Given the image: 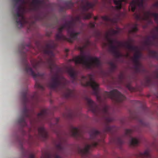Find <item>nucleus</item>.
<instances>
[{"instance_id":"39","label":"nucleus","mask_w":158,"mask_h":158,"mask_svg":"<svg viewBox=\"0 0 158 158\" xmlns=\"http://www.w3.org/2000/svg\"><path fill=\"white\" fill-rule=\"evenodd\" d=\"M106 120L105 121L107 123H109L111 121H112V120L113 119H105Z\"/></svg>"},{"instance_id":"21","label":"nucleus","mask_w":158,"mask_h":158,"mask_svg":"<svg viewBox=\"0 0 158 158\" xmlns=\"http://www.w3.org/2000/svg\"><path fill=\"white\" fill-rule=\"evenodd\" d=\"M101 112L104 117V118H110L109 111V107L108 106L104 105L101 110Z\"/></svg>"},{"instance_id":"31","label":"nucleus","mask_w":158,"mask_h":158,"mask_svg":"<svg viewBox=\"0 0 158 158\" xmlns=\"http://www.w3.org/2000/svg\"><path fill=\"white\" fill-rule=\"evenodd\" d=\"M116 142L118 145H121L124 143V141L122 137H118L116 139Z\"/></svg>"},{"instance_id":"7","label":"nucleus","mask_w":158,"mask_h":158,"mask_svg":"<svg viewBox=\"0 0 158 158\" xmlns=\"http://www.w3.org/2000/svg\"><path fill=\"white\" fill-rule=\"evenodd\" d=\"M90 139L93 140L92 143L89 144H86L83 149L79 148L77 151L82 157H86L89 153L90 150L92 148L96 147L99 144V140L97 139L98 136H101V133L95 128L92 129L89 132Z\"/></svg>"},{"instance_id":"12","label":"nucleus","mask_w":158,"mask_h":158,"mask_svg":"<svg viewBox=\"0 0 158 158\" xmlns=\"http://www.w3.org/2000/svg\"><path fill=\"white\" fill-rule=\"evenodd\" d=\"M85 100L89 110L94 114L98 113L100 110L99 106L89 97L86 96L85 97Z\"/></svg>"},{"instance_id":"38","label":"nucleus","mask_w":158,"mask_h":158,"mask_svg":"<svg viewBox=\"0 0 158 158\" xmlns=\"http://www.w3.org/2000/svg\"><path fill=\"white\" fill-rule=\"evenodd\" d=\"M29 158H35L34 155L32 153L30 154L29 156Z\"/></svg>"},{"instance_id":"28","label":"nucleus","mask_w":158,"mask_h":158,"mask_svg":"<svg viewBox=\"0 0 158 158\" xmlns=\"http://www.w3.org/2000/svg\"><path fill=\"white\" fill-rule=\"evenodd\" d=\"M110 66V71L111 73H113L115 71L116 68V65L113 62H110L109 63Z\"/></svg>"},{"instance_id":"8","label":"nucleus","mask_w":158,"mask_h":158,"mask_svg":"<svg viewBox=\"0 0 158 158\" xmlns=\"http://www.w3.org/2000/svg\"><path fill=\"white\" fill-rule=\"evenodd\" d=\"M32 46L31 44H29L27 45H25L24 44H21L19 46V49L21 50L20 52L23 58V64L25 71L28 74L32 76L35 79L38 77H41L43 79L44 74V73H40L39 72L35 73L34 71L32 68L30 67L29 64L28 63L27 60V53L24 52L26 48H28L31 47Z\"/></svg>"},{"instance_id":"3","label":"nucleus","mask_w":158,"mask_h":158,"mask_svg":"<svg viewBox=\"0 0 158 158\" xmlns=\"http://www.w3.org/2000/svg\"><path fill=\"white\" fill-rule=\"evenodd\" d=\"M57 46V44L55 43L54 41L50 40L45 42L44 45L43 47L44 53L49 56L46 62L48 67L50 69L51 73H53L54 71H56L57 72L51 77V81L47 83L48 87L54 89L59 87L64 88L66 87L65 82L62 81L58 74L60 68L54 62L53 51ZM64 80V81H66L65 79Z\"/></svg>"},{"instance_id":"44","label":"nucleus","mask_w":158,"mask_h":158,"mask_svg":"<svg viewBox=\"0 0 158 158\" xmlns=\"http://www.w3.org/2000/svg\"><path fill=\"white\" fill-rule=\"evenodd\" d=\"M59 119H57V121H58V120H59Z\"/></svg>"},{"instance_id":"27","label":"nucleus","mask_w":158,"mask_h":158,"mask_svg":"<svg viewBox=\"0 0 158 158\" xmlns=\"http://www.w3.org/2000/svg\"><path fill=\"white\" fill-rule=\"evenodd\" d=\"M137 27L138 25L137 24H134L131 29L129 31V34H132L136 32L138 30Z\"/></svg>"},{"instance_id":"4","label":"nucleus","mask_w":158,"mask_h":158,"mask_svg":"<svg viewBox=\"0 0 158 158\" xmlns=\"http://www.w3.org/2000/svg\"><path fill=\"white\" fill-rule=\"evenodd\" d=\"M85 80L86 82L85 85L90 86L93 89V94L95 95L97 99L99 102H102L107 98H110L116 103L121 102L126 99L125 97L117 89H114L109 92H105L101 94L99 89V85L94 80L93 76L89 74L87 76H83L81 77V82Z\"/></svg>"},{"instance_id":"1","label":"nucleus","mask_w":158,"mask_h":158,"mask_svg":"<svg viewBox=\"0 0 158 158\" xmlns=\"http://www.w3.org/2000/svg\"><path fill=\"white\" fill-rule=\"evenodd\" d=\"M97 3V0H94L93 2H89V0H81L80 15L77 16L74 19L65 22L58 28V32L56 35V40L67 41L72 43L74 40H77L81 32H74L76 23H80L82 19H90L92 17L91 14L87 12L90 9L93 8Z\"/></svg>"},{"instance_id":"45","label":"nucleus","mask_w":158,"mask_h":158,"mask_svg":"<svg viewBox=\"0 0 158 158\" xmlns=\"http://www.w3.org/2000/svg\"><path fill=\"white\" fill-rule=\"evenodd\" d=\"M147 96H148V95H147Z\"/></svg>"},{"instance_id":"36","label":"nucleus","mask_w":158,"mask_h":158,"mask_svg":"<svg viewBox=\"0 0 158 158\" xmlns=\"http://www.w3.org/2000/svg\"><path fill=\"white\" fill-rule=\"evenodd\" d=\"M37 94L36 93H35V94L31 97V100H33L35 99H37Z\"/></svg>"},{"instance_id":"29","label":"nucleus","mask_w":158,"mask_h":158,"mask_svg":"<svg viewBox=\"0 0 158 158\" xmlns=\"http://www.w3.org/2000/svg\"><path fill=\"white\" fill-rule=\"evenodd\" d=\"M148 156V151H146L143 153L139 152L138 157L142 158H145Z\"/></svg>"},{"instance_id":"19","label":"nucleus","mask_w":158,"mask_h":158,"mask_svg":"<svg viewBox=\"0 0 158 158\" xmlns=\"http://www.w3.org/2000/svg\"><path fill=\"white\" fill-rule=\"evenodd\" d=\"M74 3L71 1H67L64 2V5L60 7V10L63 12L66 9H71L73 7Z\"/></svg>"},{"instance_id":"11","label":"nucleus","mask_w":158,"mask_h":158,"mask_svg":"<svg viewBox=\"0 0 158 158\" xmlns=\"http://www.w3.org/2000/svg\"><path fill=\"white\" fill-rule=\"evenodd\" d=\"M56 151L52 153L46 152L44 155V158H61L59 154H64L66 150V147L64 143L61 141L56 145Z\"/></svg>"},{"instance_id":"37","label":"nucleus","mask_w":158,"mask_h":158,"mask_svg":"<svg viewBox=\"0 0 158 158\" xmlns=\"http://www.w3.org/2000/svg\"><path fill=\"white\" fill-rule=\"evenodd\" d=\"M89 26L91 28H94L95 26V23L90 22L89 24Z\"/></svg>"},{"instance_id":"40","label":"nucleus","mask_w":158,"mask_h":158,"mask_svg":"<svg viewBox=\"0 0 158 158\" xmlns=\"http://www.w3.org/2000/svg\"><path fill=\"white\" fill-rule=\"evenodd\" d=\"M65 51L66 52H68L69 51V50L68 49H66L65 50Z\"/></svg>"},{"instance_id":"20","label":"nucleus","mask_w":158,"mask_h":158,"mask_svg":"<svg viewBox=\"0 0 158 158\" xmlns=\"http://www.w3.org/2000/svg\"><path fill=\"white\" fill-rule=\"evenodd\" d=\"M136 19L139 21L143 20L147 21L148 20V11L143 12V15L141 16L140 14H135Z\"/></svg>"},{"instance_id":"24","label":"nucleus","mask_w":158,"mask_h":158,"mask_svg":"<svg viewBox=\"0 0 158 158\" xmlns=\"http://www.w3.org/2000/svg\"><path fill=\"white\" fill-rule=\"evenodd\" d=\"M67 116L69 118H72L77 117V114L75 110L69 109L67 111Z\"/></svg>"},{"instance_id":"18","label":"nucleus","mask_w":158,"mask_h":158,"mask_svg":"<svg viewBox=\"0 0 158 158\" xmlns=\"http://www.w3.org/2000/svg\"><path fill=\"white\" fill-rule=\"evenodd\" d=\"M64 95L66 98H74L76 96V94L74 90L69 89L68 88H66Z\"/></svg>"},{"instance_id":"42","label":"nucleus","mask_w":158,"mask_h":158,"mask_svg":"<svg viewBox=\"0 0 158 158\" xmlns=\"http://www.w3.org/2000/svg\"><path fill=\"white\" fill-rule=\"evenodd\" d=\"M148 43V40H147L146 41V43L147 44Z\"/></svg>"},{"instance_id":"16","label":"nucleus","mask_w":158,"mask_h":158,"mask_svg":"<svg viewBox=\"0 0 158 158\" xmlns=\"http://www.w3.org/2000/svg\"><path fill=\"white\" fill-rule=\"evenodd\" d=\"M38 132L40 137L42 140L45 141L47 139L48 133L44 127H40L38 128Z\"/></svg>"},{"instance_id":"9","label":"nucleus","mask_w":158,"mask_h":158,"mask_svg":"<svg viewBox=\"0 0 158 158\" xmlns=\"http://www.w3.org/2000/svg\"><path fill=\"white\" fill-rule=\"evenodd\" d=\"M15 3L14 4L13 8L15 9L16 13H13L14 19L16 21V26L18 28L22 27L23 26L28 23V21L24 16L23 12H21L22 7L18 5L19 0H14Z\"/></svg>"},{"instance_id":"23","label":"nucleus","mask_w":158,"mask_h":158,"mask_svg":"<svg viewBox=\"0 0 158 158\" xmlns=\"http://www.w3.org/2000/svg\"><path fill=\"white\" fill-rule=\"evenodd\" d=\"M127 0H113L114 4L116 5L115 8L117 10H120L122 8V2H127Z\"/></svg>"},{"instance_id":"5","label":"nucleus","mask_w":158,"mask_h":158,"mask_svg":"<svg viewBox=\"0 0 158 158\" xmlns=\"http://www.w3.org/2000/svg\"><path fill=\"white\" fill-rule=\"evenodd\" d=\"M86 47V44L79 47L81 55L73 58V60L76 64H82L87 69H93L95 68H98L99 69L101 73H104L105 72L101 68V62L98 58L96 57H92L90 55L86 56L84 54Z\"/></svg>"},{"instance_id":"41","label":"nucleus","mask_w":158,"mask_h":158,"mask_svg":"<svg viewBox=\"0 0 158 158\" xmlns=\"http://www.w3.org/2000/svg\"><path fill=\"white\" fill-rule=\"evenodd\" d=\"M98 19V18L97 17H94V19L95 20H96L97 19Z\"/></svg>"},{"instance_id":"17","label":"nucleus","mask_w":158,"mask_h":158,"mask_svg":"<svg viewBox=\"0 0 158 158\" xmlns=\"http://www.w3.org/2000/svg\"><path fill=\"white\" fill-rule=\"evenodd\" d=\"M67 72L72 79V82L74 83L77 80V71L75 70L72 67L68 68L67 69Z\"/></svg>"},{"instance_id":"15","label":"nucleus","mask_w":158,"mask_h":158,"mask_svg":"<svg viewBox=\"0 0 158 158\" xmlns=\"http://www.w3.org/2000/svg\"><path fill=\"white\" fill-rule=\"evenodd\" d=\"M70 131L72 135L76 138L82 137V131L76 127L71 126L70 127Z\"/></svg>"},{"instance_id":"13","label":"nucleus","mask_w":158,"mask_h":158,"mask_svg":"<svg viewBox=\"0 0 158 158\" xmlns=\"http://www.w3.org/2000/svg\"><path fill=\"white\" fill-rule=\"evenodd\" d=\"M133 130L131 129H126L125 131V136L129 137L130 138V144L131 146H134L138 145L139 141L138 139L135 138H133L131 134L133 132Z\"/></svg>"},{"instance_id":"2","label":"nucleus","mask_w":158,"mask_h":158,"mask_svg":"<svg viewBox=\"0 0 158 158\" xmlns=\"http://www.w3.org/2000/svg\"><path fill=\"white\" fill-rule=\"evenodd\" d=\"M119 32L118 30H111L110 32L106 33L105 35V38L109 44V51L112 52L117 58L123 56V55L118 50V47L114 45V43L118 44L119 46L124 47L130 50L135 51L132 60L134 64V68L135 72L136 73H140L144 72L145 69L143 66L139 61L142 56V53L138 50L137 46L131 44V43L133 42V40L130 39L129 42L122 43L110 38V36L118 34Z\"/></svg>"},{"instance_id":"22","label":"nucleus","mask_w":158,"mask_h":158,"mask_svg":"<svg viewBox=\"0 0 158 158\" xmlns=\"http://www.w3.org/2000/svg\"><path fill=\"white\" fill-rule=\"evenodd\" d=\"M102 18L106 21L109 22L113 23H116L118 21V19L116 17L111 18L108 16H104L102 17Z\"/></svg>"},{"instance_id":"10","label":"nucleus","mask_w":158,"mask_h":158,"mask_svg":"<svg viewBox=\"0 0 158 158\" xmlns=\"http://www.w3.org/2000/svg\"><path fill=\"white\" fill-rule=\"evenodd\" d=\"M27 91L26 90L22 93V100L23 106V108L21 111V117L20 118H24L26 117H30L34 113L33 110H30L27 107V105L29 101V99L27 97Z\"/></svg>"},{"instance_id":"26","label":"nucleus","mask_w":158,"mask_h":158,"mask_svg":"<svg viewBox=\"0 0 158 158\" xmlns=\"http://www.w3.org/2000/svg\"><path fill=\"white\" fill-rule=\"evenodd\" d=\"M114 127L110 126L108 123L106 124L104 129V134L106 132L112 133L113 131Z\"/></svg>"},{"instance_id":"33","label":"nucleus","mask_w":158,"mask_h":158,"mask_svg":"<svg viewBox=\"0 0 158 158\" xmlns=\"http://www.w3.org/2000/svg\"><path fill=\"white\" fill-rule=\"evenodd\" d=\"M19 123L20 125L22 127H25L27 126V123L25 121V119H19Z\"/></svg>"},{"instance_id":"35","label":"nucleus","mask_w":158,"mask_h":158,"mask_svg":"<svg viewBox=\"0 0 158 158\" xmlns=\"http://www.w3.org/2000/svg\"><path fill=\"white\" fill-rule=\"evenodd\" d=\"M31 64L32 65L34 69H36L39 65V63L38 62H35V63L34 64H33L32 63H31Z\"/></svg>"},{"instance_id":"34","label":"nucleus","mask_w":158,"mask_h":158,"mask_svg":"<svg viewBox=\"0 0 158 158\" xmlns=\"http://www.w3.org/2000/svg\"><path fill=\"white\" fill-rule=\"evenodd\" d=\"M126 87L131 92H133L135 90V88L132 87L130 83H129L126 85Z\"/></svg>"},{"instance_id":"32","label":"nucleus","mask_w":158,"mask_h":158,"mask_svg":"<svg viewBox=\"0 0 158 158\" xmlns=\"http://www.w3.org/2000/svg\"><path fill=\"white\" fill-rule=\"evenodd\" d=\"M118 78L119 83H123L124 78V74L122 73H120L118 76Z\"/></svg>"},{"instance_id":"14","label":"nucleus","mask_w":158,"mask_h":158,"mask_svg":"<svg viewBox=\"0 0 158 158\" xmlns=\"http://www.w3.org/2000/svg\"><path fill=\"white\" fill-rule=\"evenodd\" d=\"M144 0H132L130 3L131 11L134 12L137 6L140 8L144 9L143 2Z\"/></svg>"},{"instance_id":"6","label":"nucleus","mask_w":158,"mask_h":158,"mask_svg":"<svg viewBox=\"0 0 158 158\" xmlns=\"http://www.w3.org/2000/svg\"><path fill=\"white\" fill-rule=\"evenodd\" d=\"M32 3L34 5L32 10L37 12L34 16L35 21L40 22L47 27L55 28L58 24L57 20L53 23L48 24V18L47 15L44 12L38 11L40 6L44 3V1L42 0H33Z\"/></svg>"},{"instance_id":"43","label":"nucleus","mask_w":158,"mask_h":158,"mask_svg":"<svg viewBox=\"0 0 158 158\" xmlns=\"http://www.w3.org/2000/svg\"><path fill=\"white\" fill-rule=\"evenodd\" d=\"M148 156H149V158H150V155H149V154Z\"/></svg>"},{"instance_id":"25","label":"nucleus","mask_w":158,"mask_h":158,"mask_svg":"<svg viewBox=\"0 0 158 158\" xmlns=\"http://www.w3.org/2000/svg\"><path fill=\"white\" fill-rule=\"evenodd\" d=\"M49 110L47 109H44L42 110L40 113L37 114L38 117H44L48 115Z\"/></svg>"},{"instance_id":"30","label":"nucleus","mask_w":158,"mask_h":158,"mask_svg":"<svg viewBox=\"0 0 158 158\" xmlns=\"http://www.w3.org/2000/svg\"><path fill=\"white\" fill-rule=\"evenodd\" d=\"M35 86L37 88L40 89L42 90H44V86L41 84L37 81H36L35 82Z\"/></svg>"}]
</instances>
